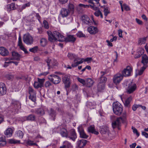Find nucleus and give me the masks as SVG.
<instances>
[{
	"mask_svg": "<svg viewBox=\"0 0 148 148\" xmlns=\"http://www.w3.org/2000/svg\"><path fill=\"white\" fill-rule=\"evenodd\" d=\"M47 33L48 35V40L51 42L58 40L60 42H74L76 40L73 35H68L65 37L57 31L53 32V33L50 31H47Z\"/></svg>",
	"mask_w": 148,
	"mask_h": 148,
	"instance_id": "nucleus-1",
	"label": "nucleus"
},
{
	"mask_svg": "<svg viewBox=\"0 0 148 148\" xmlns=\"http://www.w3.org/2000/svg\"><path fill=\"white\" fill-rule=\"evenodd\" d=\"M113 110L114 113L116 115L120 116L121 114L122 117L123 118H125L127 116V113L126 111H124L123 112V107L119 102H114L113 104Z\"/></svg>",
	"mask_w": 148,
	"mask_h": 148,
	"instance_id": "nucleus-2",
	"label": "nucleus"
},
{
	"mask_svg": "<svg viewBox=\"0 0 148 148\" xmlns=\"http://www.w3.org/2000/svg\"><path fill=\"white\" fill-rule=\"evenodd\" d=\"M54 130L56 132L59 133L62 137L67 138L68 134L67 131L62 126H59L55 128Z\"/></svg>",
	"mask_w": 148,
	"mask_h": 148,
	"instance_id": "nucleus-3",
	"label": "nucleus"
},
{
	"mask_svg": "<svg viewBox=\"0 0 148 148\" xmlns=\"http://www.w3.org/2000/svg\"><path fill=\"white\" fill-rule=\"evenodd\" d=\"M107 80V78L105 77L102 75L99 79V82L98 85V88L99 90L103 89L104 88V83Z\"/></svg>",
	"mask_w": 148,
	"mask_h": 148,
	"instance_id": "nucleus-4",
	"label": "nucleus"
},
{
	"mask_svg": "<svg viewBox=\"0 0 148 148\" xmlns=\"http://www.w3.org/2000/svg\"><path fill=\"white\" fill-rule=\"evenodd\" d=\"M23 40L24 42L28 45L32 44L34 40L33 38L29 34L25 35L23 37Z\"/></svg>",
	"mask_w": 148,
	"mask_h": 148,
	"instance_id": "nucleus-5",
	"label": "nucleus"
},
{
	"mask_svg": "<svg viewBox=\"0 0 148 148\" xmlns=\"http://www.w3.org/2000/svg\"><path fill=\"white\" fill-rule=\"evenodd\" d=\"M49 79L55 84H58L60 82L61 79L58 76L55 75H51L49 77Z\"/></svg>",
	"mask_w": 148,
	"mask_h": 148,
	"instance_id": "nucleus-6",
	"label": "nucleus"
},
{
	"mask_svg": "<svg viewBox=\"0 0 148 148\" xmlns=\"http://www.w3.org/2000/svg\"><path fill=\"white\" fill-rule=\"evenodd\" d=\"M120 96L125 107L129 108L130 106V103L132 100V97L130 96L125 99L124 96L120 95Z\"/></svg>",
	"mask_w": 148,
	"mask_h": 148,
	"instance_id": "nucleus-7",
	"label": "nucleus"
},
{
	"mask_svg": "<svg viewBox=\"0 0 148 148\" xmlns=\"http://www.w3.org/2000/svg\"><path fill=\"white\" fill-rule=\"evenodd\" d=\"M29 92V99L33 102L36 101V92L31 87H29L28 88Z\"/></svg>",
	"mask_w": 148,
	"mask_h": 148,
	"instance_id": "nucleus-8",
	"label": "nucleus"
},
{
	"mask_svg": "<svg viewBox=\"0 0 148 148\" xmlns=\"http://www.w3.org/2000/svg\"><path fill=\"white\" fill-rule=\"evenodd\" d=\"M62 80L66 88H69L70 87L71 82L69 75H63L62 78Z\"/></svg>",
	"mask_w": 148,
	"mask_h": 148,
	"instance_id": "nucleus-9",
	"label": "nucleus"
},
{
	"mask_svg": "<svg viewBox=\"0 0 148 148\" xmlns=\"http://www.w3.org/2000/svg\"><path fill=\"white\" fill-rule=\"evenodd\" d=\"M136 88V84L131 82L128 84L127 93L129 94H131L135 91Z\"/></svg>",
	"mask_w": 148,
	"mask_h": 148,
	"instance_id": "nucleus-10",
	"label": "nucleus"
},
{
	"mask_svg": "<svg viewBox=\"0 0 148 148\" xmlns=\"http://www.w3.org/2000/svg\"><path fill=\"white\" fill-rule=\"evenodd\" d=\"M132 68L130 66H127L122 71V75L124 77H128L130 75L132 71Z\"/></svg>",
	"mask_w": 148,
	"mask_h": 148,
	"instance_id": "nucleus-11",
	"label": "nucleus"
},
{
	"mask_svg": "<svg viewBox=\"0 0 148 148\" xmlns=\"http://www.w3.org/2000/svg\"><path fill=\"white\" fill-rule=\"evenodd\" d=\"M93 0H89L88 1V2L89 3H90L92 4L91 5H85L83 4H79V6L80 7H82L84 8H88L89 6L93 10H97L98 9V7L96 6L94 4V2H93Z\"/></svg>",
	"mask_w": 148,
	"mask_h": 148,
	"instance_id": "nucleus-12",
	"label": "nucleus"
},
{
	"mask_svg": "<svg viewBox=\"0 0 148 148\" xmlns=\"http://www.w3.org/2000/svg\"><path fill=\"white\" fill-rule=\"evenodd\" d=\"M123 77V76L121 74H117L114 76L113 78V82L115 84L117 85L120 82Z\"/></svg>",
	"mask_w": 148,
	"mask_h": 148,
	"instance_id": "nucleus-13",
	"label": "nucleus"
},
{
	"mask_svg": "<svg viewBox=\"0 0 148 148\" xmlns=\"http://www.w3.org/2000/svg\"><path fill=\"white\" fill-rule=\"evenodd\" d=\"M67 138H69L70 139L73 141H75L77 138L76 134L74 129L71 130L68 134Z\"/></svg>",
	"mask_w": 148,
	"mask_h": 148,
	"instance_id": "nucleus-14",
	"label": "nucleus"
},
{
	"mask_svg": "<svg viewBox=\"0 0 148 148\" xmlns=\"http://www.w3.org/2000/svg\"><path fill=\"white\" fill-rule=\"evenodd\" d=\"M123 118L120 117L117 118L115 121H113L112 123V126L113 128H115L119 127L120 125L121 122L122 121Z\"/></svg>",
	"mask_w": 148,
	"mask_h": 148,
	"instance_id": "nucleus-15",
	"label": "nucleus"
},
{
	"mask_svg": "<svg viewBox=\"0 0 148 148\" xmlns=\"http://www.w3.org/2000/svg\"><path fill=\"white\" fill-rule=\"evenodd\" d=\"M78 130L81 137L86 138L88 137V136L84 132L83 128L82 126H79L78 127Z\"/></svg>",
	"mask_w": 148,
	"mask_h": 148,
	"instance_id": "nucleus-16",
	"label": "nucleus"
},
{
	"mask_svg": "<svg viewBox=\"0 0 148 148\" xmlns=\"http://www.w3.org/2000/svg\"><path fill=\"white\" fill-rule=\"evenodd\" d=\"M6 91L5 84L2 82L0 83V96L5 95L6 93Z\"/></svg>",
	"mask_w": 148,
	"mask_h": 148,
	"instance_id": "nucleus-17",
	"label": "nucleus"
},
{
	"mask_svg": "<svg viewBox=\"0 0 148 148\" xmlns=\"http://www.w3.org/2000/svg\"><path fill=\"white\" fill-rule=\"evenodd\" d=\"M81 19L82 22L87 25H90V21L89 18L86 15H83L81 17Z\"/></svg>",
	"mask_w": 148,
	"mask_h": 148,
	"instance_id": "nucleus-18",
	"label": "nucleus"
},
{
	"mask_svg": "<svg viewBox=\"0 0 148 148\" xmlns=\"http://www.w3.org/2000/svg\"><path fill=\"white\" fill-rule=\"evenodd\" d=\"M87 30L90 34H95L98 32L97 27L93 26H90L88 27Z\"/></svg>",
	"mask_w": 148,
	"mask_h": 148,
	"instance_id": "nucleus-19",
	"label": "nucleus"
},
{
	"mask_svg": "<svg viewBox=\"0 0 148 148\" xmlns=\"http://www.w3.org/2000/svg\"><path fill=\"white\" fill-rule=\"evenodd\" d=\"M70 13L69 10L65 8H62L60 11V14L63 18L67 17Z\"/></svg>",
	"mask_w": 148,
	"mask_h": 148,
	"instance_id": "nucleus-20",
	"label": "nucleus"
},
{
	"mask_svg": "<svg viewBox=\"0 0 148 148\" xmlns=\"http://www.w3.org/2000/svg\"><path fill=\"white\" fill-rule=\"evenodd\" d=\"M50 118L52 120H55L56 114V111L52 108H50L48 112Z\"/></svg>",
	"mask_w": 148,
	"mask_h": 148,
	"instance_id": "nucleus-21",
	"label": "nucleus"
},
{
	"mask_svg": "<svg viewBox=\"0 0 148 148\" xmlns=\"http://www.w3.org/2000/svg\"><path fill=\"white\" fill-rule=\"evenodd\" d=\"M18 45L20 48L25 53L28 54V52L27 51V49L24 47L20 36L18 38Z\"/></svg>",
	"mask_w": 148,
	"mask_h": 148,
	"instance_id": "nucleus-22",
	"label": "nucleus"
},
{
	"mask_svg": "<svg viewBox=\"0 0 148 148\" xmlns=\"http://www.w3.org/2000/svg\"><path fill=\"white\" fill-rule=\"evenodd\" d=\"M18 45L20 48L25 53L28 54V52L27 51V49L24 47L20 36L18 38Z\"/></svg>",
	"mask_w": 148,
	"mask_h": 148,
	"instance_id": "nucleus-23",
	"label": "nucleus"
},
{
	"mask_svg": "<svg viewBox=\"0 0 148 148\" xmlns=\"http://www.w3.org/2000/svg\"><path fill=\"white\" fill-rule=\"evenodd\" d=\"M87 141L84 139L79 140L77 143V147L79 148H83L86 144Z\"/></svg>",
	"mask_w": 148,
	"mask_h": 148,
	"instance_id": "nucleus-24",
	"label": "nucleus"
},
{
	"mask_svg": "<svg viewBox=\"0 0 148 148\" xmlns=\"http://www.w3.org/2000/svg\"><path fill=\"white\" fill-rule=\"evenodd\" d=\"M88 131V132L94 134L96 135L99 134V132L95 130V127L94 125H91L88 127L87 128Z\"/></svg>",
	"mask_w": 148,
	"mask_h": 148,
	"instance_id": "nucleus-25",
	"label": "nucleus"
},
{
	"mask_svg": "<svg viewBox=\"0 0 148 148\" xmlns=\"http://www.w3.org/2000/svg\"><path fill=\"white\" fill-rule=\"evenodd\" d=\"M9 52L6 49L3 47H0V54L2 56H6L8 55Z\"/></svg>",
	"mask_w": 148,
	"mask_h": 148,
	"instance_id": "nucleus-26",
	"label": "nucleus"
},
{
	"mask_svg": "<svg viewBox=\"0 0 148 148\" xmlns=\"http://www.w3.org/2000/svg\"><path fill=\"white\" fill-rule=\"evenodd\" d=\"M13 130L11 128H8L4 132V134L7 137L11 136L12 134Z\"/></svg>",
	"mask_w": 148,
	"mask_h": 148,
	"instance_id": "nucleus-27",
	"label": "nucleus"
},
{
	"mask_svg": "<svg viewBox=\"0 0 148 148\" xmlns=\"http://www.w3.org/2000/svg\"><path fill=\"white\" fill-rule=\"evenodd\" d=\"M12 58L13 60H19L20 58V55L17 52L13 51L12 53Z\"/></svg>",
	"mask_w": 148,
	"mask_h": 148,
	"instance_id": "nucleus-28",
	"label": "nucleus"
},
{
	"mask_svg": "<svg viewBox=\"0 0 148 148\" xmlns=\"http://www.w3.org/2000/svg\"><path fill=\"white\" fill-rule=\"evenodd\" d=\"M144 51V49L143 48H140L138 50V51L136 54L135 56V58H138L141 56L143 54Z\"/></svg>",
	"mask_w": 148,
	"mask_h": 148,
	"instance_id": "nucleus-29",
	"label": "nucleus"
},
{
	"mask_svg": "<svg viewBox=\"0 0 148 148\" xmlns=\"http://www.w3.org/2000/svg\"><path fill=\"white\" fill-rule=\"evenodd\" d=\"M35 113L40 115H42L45 114V112L43 108H39L35 110Z\"/></svg>",
	"mask_w": 148,
	"mask_h": 148,
	"instance_id": "nucleus-30",
	"label": "nucleus"
},
{
	"mask_svg": "<svg viewBox=\"0 0 148 148\" xmlns=\"http://www.w3.org/2000/svg\"><path fill=\"white\" fill-rule=\"evenodd\" d=\"M62 146L65 148H73L71 143L67 141H65L63 142Z\"/></svg>",
	"mask_w": 148,
	"mask_h": 148,
	"instance_id": "nucleus-31",
	"label": "nucleus"
},
{
	"mask_svg": "<svg viewBox=\"0 0 148 148\" xmlns=\"http://www.w3.org/2000/svg\"><path fill=\"white\" fill-rule=\"evenodd\" d=\"M94 83V82L91 79H87L86 80V86L88 87H90L92 86Z\"/></svg>",
	"mask_w": 148,
	"mask_h": 148,
	"instance_id": "nucleus-32",
	"label": "nucleus"
},
{
	"mask_svg": "<svg viewBox=\"0 0 148 148\" xmlns=\"http://www.w3.org/2000/svg\"><path fill=\"white\" fill-rule=\"evenodd\" d=\"M142 62L144 65H146L148 62V58L146 54L143 55L142 57Z\"/></svg>",
	"mask_w": 148,
	"mask_h": 148,
	"instance_id": "nucleus-33",
	"label": "nucleus"
},
{
	"mask_svg": "<svg viewBox=\"0 0 148 148\" xmlns=\"http://www.w3.org/2000/svg\"><path fill=\"white\" fill-rule=\"evenodd\" d=\"M7 8L8 11H10L11 10H14L16 9L14 3H12L10 4H8L7 5Z\"/></svg>",
	"mask_w": 148,
	"mask_h": 148,
	"instance_id": "nucleus-34",
	"label": "nucleus"
},
{
	"mask_svg": "<svg viewBox=\"0 0 148 148\" xmlns=\"http://www.w3.org/2000/svg\"><path fill=\"white\" fill-rule=\"evenodd\" d=\"M26 120L27 121H34L35 120V116L33 114H30L27 116H25Z\"/></svg>",
	"mask_w": 148,
	"mask_h": 148,
	"instance_id": "nucleus-35",
	"label": "nucleus"
},
{
	"mask_svg": "<svg viewBox=\"0 0 148 148\" xmlns=\"http://www.w3.org/2000/svg\"><path fill=\"white\" fill-rule=\"evenodd\" d=\"M68 10H69L70 12H72V13L73 14L74 12V5L71 3L70 2L68 4Z\"/></svg>",
	"mask_w": 148,
	"mask_h": 148,
	"instance_id": "nucleus-36",
	"label": "nucleus"
},
{
	"mask_svg": "<svg viewBox=\"0 0 148 148\" xmlns=\"http://www.w3.org/2000/svg\"><path fill=\"white\" fill-rule=\"evenodd\" d=\"M147 37L140 38L138 41V44L140 45L145 44L147 40Z\"/></svg>",
	"mask_w": 148,
	"mask_h": 148,
	"instance_id": "nucleus-37",
	"label": "nucleus"
},
{
	"mask_svg": "<svg viewBox=\"0 0 148 148\" xmlns=\"http://www.w3.org/2000/svg\"><path fill=\"white\" fill-rule=\"evenodd\" d=\"M101 7L104 8V15L106 16L108 14L110 13L109 8L108 7H106L105 5L101 6Z\"/></svg>",
	"mask_w": 148,
	"mask_h": 148,
	"instance_id": "nucleus-38",
	"label": "nucleus"
},
{
	"mask_svg": "<svg viewBox=\"0 0 148 148\" xmlns=\"http://www.w3.org/2000/svg\"><path fill=\"white\" fill-rule=\"evenodd\" d=\"M6 144V142L5 138L3 137L0 138V147H2L5 146Z\"/></svg>",
	"mask_w": 148,
	"mask_h": 148,
	"instance_id": "nucleus-39",
	"label": "nucleus"
},
{
	"mask_svg": "<svg viewBox=\"0 0 148 148\" xmlns=\"http://www.w3.org/2000/svg\"><path fill=\"white\" fill-rule=\"evenodd\" d=\"M47 40L45 38H42L40 41V45L42 47H45L47 44Z\"/></svg>",
	"mask_w": 148,
	"mask_h": 148,
	"instance_id": "nucleus-40",
	"label": "nucleus"
},
{
	"mask_svg": "<svg viewBox=\"0 0 148 148\" xmlns=\"http://www.w3.org/2000/svg\"><path fill=\"white\" fill-rule=\"evenodd\" d=\"M16 135L20 138L22 139L23 135V132L21 130H18L16 132Z\"/></svg>",
	"mask_w": 148,
	"mask_h": 148,
	"instance_id": "nucleus-41",
	"label": "nucleus"
},
{
	"mask_svg": "<svg viewBox=\"0 0 148 148\" xmlns=\"http://www.w3.org/2000/svg\"><path fill=\"white\" fill-rule=\"evenodd\" d=\"M38 46H35L29 49V51L33 53H36L38 50Z\"/></svg>",
	"mask_w": 148,
	"mask_h": 148,
	"instance_id": "nucleus-42",
	"label": "nucleus"
},
{
	"mask_svg": "<svg viewBox=\"0 0 148 148\" xmlns=\"http://www.w3.org/2000/svg\"><path fill=\"white\" fill-rule=\"evenodd\" d=\"M26 144L27 145L30 146L32 145L37 146V145L36 144V143H34L33 141L30 140H28L27 141Z\"/></svg>",
	"mask_w": 148,
	"mask_h": 148,
	"instance_id": "nucleus-43",
	"label": "nucleus"
},
{
	"mask_svg": "<svg viewBox=\"0 0 148 148\" xmlns=\"http://www.w3.org/2000/svg\"><path fill=\"white\" fill-rule=\"evenodd\" d=\"M51 60L49 59H48L45 60V61L44 63V64H46L48 66V69H49L50 67V62Z\"/></svg>",
	"mask_w": 148,
	"mask_h": 148,
	"instance_id": "nucleus-44",
	"label": "nucleus"
},
{
	"mask_svg": "<svg viewBox=\"0 0 148 148\" xmlns=\"http://www.w3.org/2000/svg\"><path fill=\"white\" fill-rule=\"evenodd\" d=\"M108 130V128L105 126L102 127L101 130V133L102 134H105Z\"/></svg>",
	"mask_w": 148,
	"mask_h": 148,
	"instance_id": "nucleus-45",
	"label": "nucleus"
},
{
	"mask_svg": "<svg viewBox=\"0 0 148 148\" xmlns=\"http://www.w3.org/2000/svg\"><path fill=\"white\" fill-rule=\"evenodd\" d=\"M15 109H18L21 108V106L20 103L18 102H14L13 103Z\"/></svg>",
	"mask_w": 148,
	"mask_h": 148,
	"instance_id": "nucleus-46",
	"label": "nucleus"
},
{
	"mask_svg": "<svg viewBox=\"0 0 148 148\" xmlns=\"http://www.w3.org/2000/svg\"><path fill=\"white\" fill-rule=\"evenodd\" d=\"M94 14L95 16L97 17H98L99 16V15H100V17L101 18H103V14L99 10L96 11L94 13Z\"/></svg>",
	"mask_w": 148,
	"mask_h": 148,
	"instance_id": "nucleus-47",
	"label": "nucleus"
},
{
	"mask_svg": "<svg viewBox=\"0 0 148 148\" xmlns=\"http://www.w3.org/2000/svg\"><path fill=\"white\" fill-rule=\"evenodd\" d=\"M9 143L10 144H16L19 143L20 142L19 140H15L14 139H10L9 140Z\"/></svg>",
	"mask_w": 148,
	"mask_h": 148,
	"instance_id": "nucleus-48",
	"label": "nucleus"
},
{
	"mask_svg": "<svg viewBox=\"0 0 148 148\" xmlns=\"http://www.w3.org/2000/svg\"><path fill=\"white\" fill-rule=\"evenodd\" d=\"M146 67L145 66H143L141 68V69L140 70H138V75H141L142 73H143V71H144V70L146 69Z\"/></svg>",
	"mask_w": 148,
	"mask_h": 148,
	"instance_id": "nucleus-49",
	"label": "nucleus"
},
{
	"mask_svg": "<svg viewBox=\"0 0 148 148\" xmlns=\"http://www.w3.org/2000/svg\"><path fill=\"white\" fill-rule=\"evenodd\" d=\"M67 56L68 58L71 60H72L76 58V56L72 53H69Z\"/></svg>",
	"mask_w": 148,
	"mask_h": 148,
	"instance_id": "nucleus-50",
	"label": "nucleus"
},
{
	"mask_svg": "<svg viewBox=\"0 0 148 148\" xmlns=\"http://www.w3.org/2000/svg\"><path fill=\"white\" fill-rule=\"evenodd\" d=\"M76 35L77 37H85V35L83 34L82 32H78L76 34Z\"/></svg>",
	"mask_w": 148,
	"mask_h": 148,
	"instance_id": "nucleus-51",
	"label": "nucleus"
},
{
	"mask_svg": "<svg viewBox=\"0 0 148 148\" xmlns=\"http://www.w3.org/2000/svg\"><path fill=\"white\" fill-rule=\"evenodd\" d=\"M34 86L35 88H42V86L40 85L39 82H35L34 84Z\"/></svg>",
	"mask_w": 148,
	"mask_h": 148,
	"instance_id": "nucleus-52",
	"label": "nucleus"
},
{
	"mask_svg": "<svg viewBox=\"0 0 148 148\" xmlns=\"http://www.w3.org/2000/svg\"><path fill=\"white\" fill-rule=\"evenodd\" d=\"M44 26L45 29H48L49 28V25L48 22L45 20H44L43 22Z\"/></svg>",
	"mask_w": 148,
	"mask_h": 148,
	"instance_id": "nucleus-53",
	"label": "nucleus"
},
{
	"mask_svg": "<svg viewBox=\"0 0 148 148\" xmlns=\"http://www.w3.org/2000/svg\"><path fill=\"white\" fill-rule=\"evenodd\" d=\"M132 129L133 130V132L138 137L139 136V133L138 132L137 130L134 127H132Z\"/></svg>",
	"mask_w": 148,
	"mask_h": 148,
	"instance_id": "nucleus-54",
	"label": "nucleus"
},
{
	"mask_svg": "<svg viewBox=\"0 0 148 148\" xmlns=\"http://www.w3.org/2000/svg\"><path fill=\"white\" fill-rule=\"evenodd\" d=\"M77 79L79 82L82 84L83 85H85L86 84V82L84 80L79 77H78Z\"/></svg>",
	"mask_w": 148,
	"mask_h": 148,
	"instance_id": "nucleus-55",
	"label": "nucleus"
},
{
	"mask_svg": "<svg viewBox=\"0 0 148 148\" xmlns=\"http://www.w3.org/2000/svg\"><path fill=\"white\" fill-rule=\"evenodd\" d=\"M38 82H39L40 85H41L42 87L43 86V84L44 82L45 81V79H39L38 78Z\"/></svg>",
	"mask_w": 148,
	"mask_h": 148,
	"instance_id": "nucleus-56",
	"label": "nucleus"
},
{
	"mask_svg": "<svg viewBox=\"0 0 148 148\" xmlns=\"http://www.w3.org/2000/svg\"><path fill=\"white\" fill-rule=\"evenodd\" d=\"M51 85V84L49 81H46L45 84V86L46 88H48Z\"/></svg>",
	"mask_w": 148,
	"mask_h": 148,
	"instance_id": "nucleus-57",
	"label": "nucleus"
},
{
	"mask_svg": "<svg viewBox=\"0 0 148 148\" xmlns=\"http://www.w3.org/2000/svg\"><path fill=\"white\" fill-rule=\"evenodd\" d=\"M6 77L7 79L10 80H12L14 78V76L13 75H6Z\"/></svg>",
	"mask_w": 148,
	"mask_h": 148,
	"instance_id": "nucleus-58",
	"label": "nucleus"
},
{
	"mask_svg": "<svg viewBox=\"0 0 148 148\" xmlns=\"http://www.w3.org/2000/svg\"><path fill=\"white\" fill-rule=\"evenodd\" d=\"M139 105H136V104L134 105L132 107V110L134 111H136L137 108L139 107Z\"/></svg>",
	"mask_w": 148,
	"mask_h": 148,
	"instance_id": "nucleus-59",
	"label": "nucleus"
},
{
	"mask_svg": "<svg viewBox=\"0 0 148 148\" xmlns=\"http://www.w3.org/2000/svg\"><path fill=\"white\" fill-rule=\"evenodd\" d=\"M30 3L29 2H28L27 3H26L23 5L22 6V8L23 9H25L26 7H29L30 6Z\"/></svg>",
	"mask_w": 148,
	"mask_h": 148,
	"instance_id": "nucleus-60",
	"label": "nucleus"
},
{
	"mask_svg": "<svg viewBox=\"0 0 148 148\" xmlns=\"http://www.w3.org/2000/svg\"><path fill=\"white\" fill-rule=\"evenodd\" d=\"M123 6L124 9L127 11L129 10H130L129 7L127 5L125 4H123Z\"/></svg>",
	"mask_w": 148,
	"mask_h": 148,
	"instance_id": "nucleus-61",
	"label": "nucleus"
},
{
	"mask_svg": "<svg viewBox=\"0 0 148 148\" xmlns=\"http://www.w3.org/2000/svg\"><path fill=\"white\" fill-rule=\"evenodd\" d=\"M136 22L139 25H142L143 24V22L142 21L139 19L138 18H136Z\"/></svg>",
	"mask_w": 148,
	"mask_h": 148,
	"instance_id": "nucleus-62",
	"label": "nucleus"
},
{
	"mask_svg": "<svg viewBox=\"0 0 148 148\" xmlns=\"http://www.w3.org/2000/svg\"><path fill=\"white\" fill-rule=\"evenodd\" d=\"M92 60V58H87L84 59V61L85 62H89Z\"/></svg>",
	"mask_w": 148,
	"mask_h": 148,
	"instance_id": "nucleus-63",
	"label": "nucleus"
},
{
	"mask_svg": "<svg viewBox=\"0 0 148 148\" xmlns=\"http://www.w3.org/2000/svg\"><path fill=\"white\" fill-rule=\"evenodd\" d=\"M142 135L144 136L146 138H148V134L144 132H142Z\"/></svg>",
	"mask_w": 148,
	"mask_h": 148,
	"instance_id": "nucleus-64",
	"label": "nucleus"
}]
</instances>
